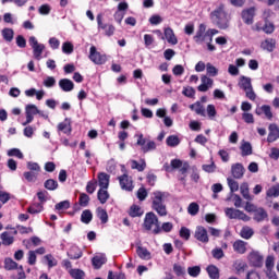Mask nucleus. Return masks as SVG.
Instances as JSON below:
<instances>
[{"label":"nucleus","instance_id":"63","mask_svg":"<svg viewBox=\"0 0 279 279\" xmlns=\"http://www.w3.org/2000/svg\"><path fill=\"white\" fill-rule=\"evenodd\" d=\"M96 187H97V181H89L87 182L86 184V193L92 195L95 193L96 191Z\"/></svg>","mask_w":279,"mask_h":279},{"label":"nucleus","instance_id":"20","mask_svg":"<svg viewBox=\"0 0 279 279\" xmlns=\"http://www.w3.org/2000/svg\"><path fill=\"white\" fill-rule=\"evenodd\" d=\"M201 81H202V84L198 86V90L202 93L208 92L209 88L213 86L214 81L206 75H203L201 77Z\"/></svg>","mask_w":279,"mask_h":279},{"label":"nucleus","instance_id":"48","mask_svg":"<svg viewBox=\"0 0 279 279\" xmlns=\"http://www.w3.org/2000/svg\"><path fill=\"white\" fill-rule=\"evenodd\" d=\"M8 156L9 157H15V158H17L20 160L24 159V155L21 151V149H19V148H12V149L8 150Z\"/></svg>","mask_w":279,"mask_h":279},{"label":"nucleus","instance_id":"33","mask_svg":"<svg viewBox=\"0 0 279 279\" xmlns=\"http://www.w3.org/2000/svg\"><path fill=\"white\" fill-rule=\"evenodd\" d=\"M110 195L107 189H99L97 193V198L100 204H107V201L109 199Z\"/></svg>","mask_w":279,"mask_h":279},{"label":"nucleus","instance_id":"13","mask_svg":"<svg viewBox=\"0 0 279 279\" xmlns=\"http://www.w3.org/2000/svg\"><path fill=\"white\" fill-rule=\"evenodd\" d=\"M248 262L255 268H262L264 266V256L258 252H251L248 255Z\"/></svg>","mask_w":279,"mask_h":279},{"label":"nucleus","instance_id":"21","mask_svg":"<svg viewBox=\"0 0 279 279\" xmlns=\"http://www.w3.org/2000/svg\"><path fill=\"white\" fill-rule=\"evenodd\" d=\"M263 113L268 120L272 119V111L269 105H263L262 107L256 108L255 114L260 116Z\"/></svg>","mask_w":279,"mask_h":279},{"label":"nucleus","instance_id":"23","mask_svg":"<svg viewBox=\"0 0 279 279\" xmlns=\"http://www.w3.org/2000/svg\"><path fill=\"white\" fill-rule=\"evenodd\" d=\"M45 203H33L29 207H27V214L29 215H39L45 210Z\"/></svg>","mask_w":279,"mask_h":279},{"label":"nucleus","instance_id":"44","mask_svg":"<svg viewBox=\"0 0 279 279\" xmlns=\"http://www.w3.org/2000/svg\"><path fill=\"white\" fill-rule=\"evenodd\" d=\"M254 235V231L252 228L250 227H243L241 230V238L248 240L252 239V236Z\"/></svg>","mask_w":279,"mask_h":279},{"label":"nucleus","instance_id":"19","mask_svg":"<svg viewBox=\"0 0 279 279\" xmlns=\"http://www.w3.org/2000/svg\"><path fill=\"white\" fill-rule=\"evenodd\" d=\"M57 130L62 132L65 135H71L72 133V126L70 119L65 118L63 122H60L59 125H57Z\"/></svg>","mask_w":279,"mask_h":279},{"label":"nucleus","instance_id":"11","mask_svg":"<svg viewBox=\"0 0 279 279\" xmlns=\"http://www.w3.org/2000/svg\"><path fill=\"white\" fill-rule=\"evenodd\" d=\"M89 59L96 65H102L106 63V56H102L95 46L90 47Z\"/></svg>","mask_w":279,"mask_h":279},{"label":"nucleus","instance_id":"32","mask_svg":"<svg viewBox=\"0 0 279 279\" xmlns=\"http://www.w3.org/2000/svg\"><path fill=\"white\" fill-rule=\"evenodd\" d=\"M233 251L238 254H244L246 253V243L245 241L238 240L233 242Z\"/></svg>","mask_w":279,"mask_h":279},{"label":"nucleus","instance_id":"30","mask_svg":"<svg viewBox=\"0 0 279 279\" xmlns=\"http://www.w3.org/2000/svg\"><path fill=\"white\" fill-rule=\"evenodd\" d=\"M144 215V210L138 205H132L129 209V216L132 218H140Z\"/></svg>","mask_w":279,"mask_h":279},{"label":"nucleus","instance_id":"10","mask_svg":"<svg viewBox=\"0 0 279 279\" xmlns=\"http://www.w3.org/2000/svg\"><path fill=\"white\" fill-rule=\"evenodd\" d=\"M194 238L199 241L202 244L209 243L208 230L205 227H196L194 231Z\"/></svg>","mask_w":279,"mask_h":279},{"label":"nucleus","instance_id":"5","mask_svg":"<svg viewBox=\"0 0 279 279\" xmlns=\"http://www.w3.org/2000/svg\"><path fill=\"white\" fill-rule=\"evenodd\" d=\"M239 87H241V89L245 92V97H247L248 99L254 101L257 98V95L254 93V89L252 86V78L247 76H241V82H239Z\"/></svg>","mask_w":279,"mask_h":279},{"label":"nucleus","instance_id":"34","mask_svg":"<svg viewBox=\"0 0 279 279\" xmlns=\"http://www.w3.org/2000/svg\"><path fill=\"white\" fill-rule=\"evenodd\" d=\"M241 150H242L241 153L242 157L253 155V147H252V144H250V142H243L241 145Z\"/></svg>","mask_w":279,"mask_h":279},{"label":"nucleus","instance_id":"59","mask_svg":"<svg viewBox=\"0 0 279 279\" xmlns=\"http://www.w3.org/2000/svg\"><path fill=\"white\" fill-rule=\"evenodd\" d=\"M73 45L71 41H64L62 44V52L65 53V54H71L73 52Z\"/></svg>","mask_w":279,"mask_h":279},{"label":"nucleus","instance_id":"38","mask_svg":"<svg viewBox=\"0 0 279 279\" xmlns=\"http://www.w3.org/2000/svg\"><path fill=\"white\" fill-rule=\"evenodd\" d=\"M4 268L8 271L15 270L19 268V264L15 260H13L12 258L8 257L4 260Z\"/></svg>","mask_w":279,"mask_h":279},{"label":"nucleus","instance_id":"14","mask_svg":"<svg viewBox=\"0 0 279 279\" xmlns=\"http://www.w3.org/2000/svg\"><path fill=\"white\" fill-rule=\"evenodd\" d=\"M231 173L233 179L241 180L245 174V167L242 163L238 162L231 166Z\"/></svg>","mask_w":279,"mask_h":279},{"label":"nucleus","instance_id":"6","mask_svg":"<svg viewBox=\"0 0 279 279\" xmlns=\"http://www.w3.org/2000/svg\"><path fill=\"white\" fill-rule=\"evenodd\" d=\"M225 214H226L227 218H229V219H239L244 222L250 221V217L245 213L241 211L240 209L227 207L225 209Z\"/></svg>","mask_w":279,"mask_h":279},{"label":"nucleus","instance_id":"61","mask_svg":"<svg viewBox=\"0 0 279 279\" xmlns=\"http://www.w3.org/2000/svg\"><path fill=\"white\" fill-rule=\"evenodd\" d=\"M146 197H148V192L144 186L140 187L136 192V198H138L141 202L145 201Z\"/></svg>","mask_w":279,"mask_h":279},{"label":"nucleus","instance_id":"16","mask_svg":"<svg viewBox=\"0 0 279 279\" xmlns=\"http://www.w3.org/2000/svg\"><path fill=\"white\" fill-rule=\"evenodd\" d=\"M277 40L274 38H266L260 43V48L263 51H268L269 53L276 50Z\"/></svg>","mask_w":279,"mask_h":279},{"label":"nucleus","instance_id":"1","mask_svg":"<svg viewBox=\"0 0 279 279\" xmlns=\"http://www.w3.org/2000/svg\"><path fill=\"white\" fill-rule=\"evenodd\" d=\"M209 16H211V20L219 29L226 31L229 28L228 13L225 12V5L222 3L219 4V7L215 9Z\"/></svg>","mask_w":279,"mask_h":279},{"label":"nucleus","instance_id":"3","mask_svg":"<svg viewBox=\"0 0 279 279\" xmlns=\"http://www.w3.org/2000/svg\"><path fill=\"white\" fill-rule=\"evenodd\" d=\"M218 33L219 32L216 28H208L206 31V25L204 23H201L193 39L197 45L203 44L206 38H208L209 43H213V37L218 35Z\"/></svg>","mask_w":279,"mask_h":279},{"label":"nucleus","instance_id":"52","mask_svg":"<svg viewBox=\"0 0 279 279\" xmlns=\"http://www.w3.org/2000/svg\"><path fill=\"white\" fill-rule=\"evenodd\" d=\"M172 270L174 271L177 277H183L186 274L185 267L179 264H174V266H172Z\"/></svg>","mask_w":279,"mask_h":279},{"label":"nucleus","instance_id":"2","mask_svg":"<svg viewBox=\"0 0 279 279\" xmlns=\"http://www.w3.org/2000/svg\"><path fill=\"white\" fill-rule=\"evenodd\" d=\"M143 227L146 231H151L154 235L161 234L160 220L154 211L146 213Z\"/></svg>","mask_w":279,"mask_h":279},{"label":"nucleus","instance_id":"28","mask_svg":"<svg viewBox=\"0 0 279 279\" xmlns=\"http://www.w3.org/2000/svg\"><path fill=\"white\" fill-rule=\"evenodd\" d=\"M2 245L10 246L15 242V238L13 235H10L8 231H4L0 235Z\"/></svg>","mask_w":279,"mask_h":279},{"label":"nucleus","instance_id":"60","mask_svg":"<svg viewBox=\"0 0 279 279\" xmlns=\"http://www.w3.org/2000/svg\"><path fill=\"white\" fill-rule=\"evenodd\" d=\"M206 71L209 76L215 77L218 75V69L209 62L206 64Z\"/></svg>","mask_w":279,"mask_h":279},{"label":"nucleus","instance_id":"25","mask_svg":"<svg viewBox=\"0 0 279 279\" xmlns=\"http://www.w3.org/2000/svg\"><path fill=\"white\" fill-rule=\"evenodd\" d=\"M165 37L166 40H168V43L172 46H175L177 44H179V40L177 39L173 29L168 27L165 29Z\"/></svg>","mask_w":279,"mask_h":279},{"label":"nucleus","instance_id":"15","mask_svg":"<svg viewBox=\"0 0 279 279\" xmlns=\"http://www.w3.org/2000/svg\"><path fill=\"white\" fill-rule=\"evenodd\" d=\"M269 133L267 137L268 143H274L279 138V126L276 123H271L268 126Z\"/></svg>","mask_w":279,"mask_h":279},{"label":"nucleus","instance_id":"57","mask_svg":"<svg viewBox=\"0 0 279 279\" xmlns=\"http://www.w3.org/2000/svg\"><path fill=\"white\" fill-rule=\"evenodd\" d=\"M187 274L192 278H197L201 274V267L199 266H193L187 268Z\"/></svg>","mask_w":279,"mask_h":279},{"label":"nucleus","instance_id":"46","mask_svg":"<svg viewBox=\"0 0 279 279\" xmlns=\"http://www.w3.org/2000/svg\"><path fill=\"white\" fill-rule=\"evenodd\" d=\"M44 259L46 260V263L48 264V268L51 269L53 267L58 266V260L54 259L53 255L48 254L44 256Z\"/></svg>","mask_w":279,"mask_h":279},{"label":"nucleus","instance_id":"58","mask_svg":"<svg viewBox=\"0 0 279 279\" xmlns=\"http://www.w3.org/2000/svg\"><path fill=\"white\" fill-rule=\"evenodd\" d=\"M15 45H17L20 49H24L25 47H27V40L25 39V37H23V35H19L17 37H15Z\"/></svg>","mask_w":279,"mask_h":279},{"label":"nucleus","instance_id":"18","mask_svg":"<svg viewBox=\"0 0 279 279\" xmlns=\"http://www.w3.org/2000/svg\"><path fill=\"white\" fill-rule=\"evenodd\" d=\"M232 267H233V269H235L236 275L244 274L246 271V269H248L247 263L242 259H238V260L233 262Z\"/></svg>","mask_w":279,"mask_h":279},{"label":"nucleus","instance_id":"54","mask_svg":"<svg viewBox=\"0 0 279 279\" xmlns=\"http://www.w3.org/2000/svg\"><path fill=\"white\" fill-rule=\"evenodd\" d=\"M275 31H276V27L270 22H266L262 28V32H264V34H267V35H271Z\"/></svg>","mask_w":279,"mask_h":279},{"label":"nucleus","instance_id":"62","mask_svg":"<svg viewBox=\"0 0 279 279\" xmlns=\"http://www.w3.org/2000/svg\"><path fill=\"white\" fill-rule=\"evenodd\" d=\"M44 86L46 88H52L53 86H56V78L54 76H46V78L43 82Z\"/></svg>","mask_w":279,"mask_h":279},{"label":"nucleus","instance_id":"26","mask_svg":"<svg viewBox=\"0 0 279 279\" xmlns=\"http://www.w3.org/2000/svg\"><path fill=\"white\" fill-rule=\"evenodd\" d=\"M107 264V258L100 255H96L92 259L94 269H101L102 265Z\"/></svg>","mask_w":279,"mask_h":279},{"label":"nucleus","instance_id":"27","mask_svg":"<svg viewBox=\"0 0 279 279\" xmlns=\"http://www.w3.org/2000/svg\"><path fill=\"white\" fill-rule=\"evenodd\" d=\"M190 110L195 111V113L198 116L206 117L205 107L199 101L190 105Z\"/></svg>","mask_w":279,"mask_h":279},{"label":"nucleus","instance_id":"7","mask_svg":"<svg viewBox=\"0 0 279 279\" xmlns=\"http://www.w3.org/2000/svg\"><path fill=\"white\" fill-rule=\"evenodd\" d=\"M29 46L33 49V57L36 60H41V54L46 49V46L44 44H39V41H37V38L32 36L29 37Z\"/></svg>","mask_w":279,"mask_h":279},{"label":"nucleus","instance_id":"41","mask_svg":"<svg viewBox=\"0 0 279 279\" xmlns=\"http://www.w3.org/2000/svg\"><path fill=\"white\" fill-rule=\"evenodd\" d=\"M97 216H98V219L100 220V223L107 225L108 219H109L107 210H105L102 208H98Z\"/></svg>","mask_w":279,"mask_h":279},{"label":"nucleus","instance_id":"24","mask_svg":"<svg viewBox=\"0 0 279 279\" xmlns=\"http://www.w3.org/2000/svg\"><path fill=\"white\" fill-rule=\"evenodd\" d=\"M69 259L76 260L83 257V251L78 246H72L68 252Z\"/></svg>","mask_w":279,"mask_h":279},{"label":"nucleus","instance_id":"55","mask_svg":"<svg viewBox=\"0 0 279 279\" xmlns=\"http://www.w3.org/2000/svg\"><path fill=\"white\" fill-rule=\"evenodd\" d=\"M25 114H40V110L35 105H27L25 108Z\"/></svg>","mask_w":279,"mask_h":279},{"label":"nucleus","instance_id":"4","mask_svg":"<svg viewBox=\"0 0 279 279\" xmlns=\"http://www.w3.org/2000/svg\"><path fill=\"white\" fill-rule=\"evenodd\" d=\"M153 204L151 209L155 210L160 217L168 215L167 206L163 204L165 194L162 192L153 193Z\"/></svg>","mask_w":279,"mask_h":279},{"label":"nucleus","instance_id":"49","mask_svg":"<svg viewBox=\"0 0 279 279\" xmlns=\"http://www.w3.org/2000/svg\"><path fill=\"white\" fill-rule=\"evenodd\" d=\"M187 213L191 216L198 215V213H199V205L197 203H195V202L190 203L189 208H187Z\"/></svg>","mask_w":279,"mask_h":279},{"label":"nucleus","instance_id":"35","mask_svg":"<svg viewBox=\"0 0 279 279\" xmlns=\"http://www.w3.org/2000/svg\"><path fill=\"white\" fill-rule=\"evenodd\" d=\"M44 187L48 191H57L59 189V183L53 179H48L44 182Z\"/></svg>","mask_w":279,"mask_h":279},{"label":"nucleus","instance_id":"9","mask_svg":"<svg viewBox=\"0 0 279 279\" xmlns=\"http://www.w3.org/2000/svg\"><path fill=\"white\" fill-rule=\"evenodd\" d=\"M97 24L98 28L105 32V36L110 37L114 35L116 27L112 24H105L102 22V14L100 13L97 15Z\"/></svg>","mask_w":279,"mask_h":279},{"label":"nucleus","instance_id":"42","mask_svg":"<svg viewBox=\"0 0 279 279\" xmlns=\"http://www.w3.org/2000/svg\"><path fill=\"white\" fill-rule=\"evenodd\" d=\"M146 169V161L144 159L141 160V163L136 160H132V170H137L138 172H143Z\"/></svg>","mask_w":279,"mask_h":279},{"label":"nucleus","instance_id":"22","mask_svg":"<svg viewBox=\"0 0 279 279\" xmlns=\"http://www.w3.org/2000/svg\"><path fill=\"white\" fill-rule=\"evenodd\" d=\"M110 177L106 172L98 173V185L100 190H108Z\"/></svg>","mask_w":279,"mask_h":279},{"label":"nucleus","instance_id":"56","mask_svg":"<svg viewBox=\"0 0 279 279\" xmlns=\"http://www.w3.org/2000/svg\"><path fill=\"white\" fill-rule=\"evenodd\" d=\"M227 182L229 184L230 187V192L231 193H235L236 191L240 190V184L238 181L233 180V179H227Z\"/></svg>","mask_w":279,"mask_h":279},{"label":"nucleus","instance_id":"39","mask_svg":"<svg viewBox=\"0 0 279 279\" xmlns=\"http://www.w3.org/2000/svg\"><path fill=\"white\" fill-rule=\"evenodd\" d=\"M14 32L12 28L5 27L2 29V38H4L5 41L11 43L13 40Z\"/></svg>","mask_w":279,"mask_h":279},{"label":"nucleus","instance_id":"64","mask_svg":"<svg viewBox=\"0 0 279 279\" xmlns=\"http://www.w3.org/2000/svg\"><path fill=\"white\" fill-rule=\"evenodd\" d=\"M268 197H279V184L276 186H271L267 191Z\"/></svg>","mask_w":279,"mask_h":279},{"label":"nucleus","instance_id":"50","mask_svg":"<svg viewBox=\"0 0 279 279\" xmlns=\"http://www.w3.org/2000/svg\"><path fill=\"white\" fill-rule=\"evenodd\" d=\"M156 147H157V146H156V143H155V142L148 141L147 144H145V145H143V146L141 147V149H142V151H143L144 154H147V153H149L150 150H155Z\"/></svg>","mask_w":279,"mask_h":279},{"label":"nucleus","instance_id":"8","mask_svg":"<svg viewBox=\"0 0 279 279\" xmlns=\"http://www.w3.org/2000/svg\"><path fill=\"white\" fill-rule=\"evenodd\" d=\"M256 8H247L244 9L241 13L242 21L245 25H253L254 24V17L256 15Z\"/></svg>","mask_w":279,"mask_h":279},{"label":"nucleus","instance_id":"51","mask_svg":"<svg viewBox=\"0 0 279 279\" xmlns=\"http://www.w3.org/2000/svg\"><path fill=\"white\" fill-rule=\"evenodd\" d=\"M89 201H90V197L87 194H85V193L80 194L78 204H80L81 207L88 206Z\"/></svg>","mask_w":279,"mask_h":279},{"label":"nucleus","instance_id":"37","mask_svg":"<svg viewBox=\"0 0 279 279\" xmlns=\"http://www.w3.org/2000/svg\"><path fill=\"white\" fill-rule=\"evenodd\" d=\"M209 279H219V269L215 265L207 266Z\"/></svg>","mask_w":279,"mask_h":279},{"label":"nucleus","instance_id":"31","mask_svg":"<svg viewBox=\"0 0 279 279\" xmlns=\"http://www.w3.org/2000/svg\"><path fill=\"white\" fill-rule=\"evenodd\" d=\"M136 254L138 255V257H140L141 259L148 260V259L151 258V254H150V252L148 251V248L143 247V246L136 247Z\"/></svg>","mask_w":279,"mask_h":279},{"label":"nucleus","instance_id":"40","mask_svg":"<svg viewBox=\"0 0 279 279\" xmlns=\"http://www.w3.org/2000/svg\"><path fill=\"white\" fill-rule=\"evenodd\" d=\"M38 175H39V172H35V171L24 172V179L29 183L36 182Z\"/></svg>","mask_w":279,"mask_h":279},{"label":"nucleus","instance_id":"43","mask_svg":"<svg viewBox=\"0 0 279 279\" xmlns=\"http://www.w3.org/2000/svg\"><path fill=\"white\" fill-rule=\"evenodd\" d=\"M69 274L73 279H84L85 277V272L82 269H70Z\"/></svg>","mask_w":279,"mask_h":279},{"label":"nucleus","instance_id":"29","mask_svg":"<svg viewBox=\"0 0 279 279\" xmlns=\"http://www.w3.org/2000/svg\"><path fill=\"white\" fill-rule=\"evenodd\" d=\"M267 217L269 216L263 207H259L257 208V210L254 211V220L256 222H263L265 219H267Z\"/></svg>","mask_w":279,"mask_h":279},{"label":"nucleus","instance_id":"12","mask_svg":"<svg viewBox=\"0 0 279 279\" xmlns=\"http://www.w3.org/2000/svg\"><path fill=\"white\" fill-rule=\"evenodd\" d=\"M118 181H120V186L122 190L128 192H132L134 190L132 177L129 174L118 177Z\"/></svg>","mask_w":279,"mask_h":279},{"label":"nucleus","instance_id":"36","mask_svg":"<svg viewBox=\"0 0 279 279\" xmlns=\"http://www.w3.org/2000/svg\"><path fill=\"white\" fill-rule=\"evenodd\" d=\"M92 219H94V215L92 214L90 210L86 209L82 211L81 214V222L84 225H89Z\"/></svg>","mask_w":279,"mask_h":279},{"label":"nucleus","instance_id":"17","mask_svg":"<svg viewBox=\"0 0 279 279\" xmlns=\"http://www.w3.org/2000/svg\"><path fill=\"white\" fill-rule=\"evenodd\" d=\"M59 86L65 93H70L75 88V84L70 78H61Z\"/></svg>","mask_w":279,"mask_h":279},{"label":"nucleus","instance_id":"53","mask_svg":"<svg viewBox=\"0 0 279 279\" xmlns=\"http://www.w3.org/2000/svg\"><path fill=\"white\" fill-rule=\"evenodd\" d=\"M71 207L70 201H61L60 203H57L54 206L56 210H68Z\"/></svg>","mask_w":279,"mask_h":279},{"label":"nucleus","instance_id":"45","mask_svg":"<svg viewBox=\"0 0 279 279\" xmlns=\"http://www.w3.org/2000/svg\"><path fill=\"white\" fill-rule=\"evenodd\" d=\"M241 195L243 196L244 199H247V201L253 199V197L250 196L248 184L246 182L242 183L241 185Z\"/></svg>","mask_w":279,"mask_h":279},{"label":"nucleus","instance_id":"47","mask_svg":"<svg viewBox=\"0 0 279 279\" xmlns=\"http://www.w3.org/2000/svg\"><path fill=\"white\" fill-rule=\"evenodd\" d=\"M166 144H168L169 147H175L180 145V138L175 135H170L168 138H166Z\"/></svg>","mask_w":279,"mask_h":279}]
</instances>
